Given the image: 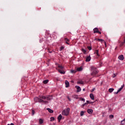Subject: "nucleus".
I'll use <instances>...</instances> for the list:
<instances>
[{"label": "nucleus", "mask_w": 125, "mask_h": 125, "mask_svg": "<svg viewBox=\"0 0 125 125\" xmlns=\"http://www.w3.org/2000/svg\"><path fill=\"white\" fill-rule=\"evenodd\" d=\"M125 122L124 120L121 121V124L122 125H125Z\"/></svg>", "instance_id": "36"}, {"label": "nucleus", "mask_w": 125, "mask_h": 125, "mask_svg": "<svg viewBox=\"0 0 125 125\" xmlns=\"http://www.w3.org/2000/svg\"><path fill=\"white\" fill-rule=\"evenodd\" d=\"M46 110H47V111H48L49 113H53V110H52L49 108H46Z\"/></svg>", "instance_id": "14"}, {"label": "nucleus", "mask_w": 125, "mask_h": 125, "mask_svg": "<svg viewBox=\"0 0 125 125\" xmlns=\"http://www.w3.org/2000/svg\"><path fill=\"white\" fill-rule=\"evenodd\" d=\"M54 120H55L54 117H51L50 118V122H52V121H54Z\"/></svg>", "instance_id": "27"}, {"label": "nucleus", "mask_w": 125, "mask_h": 125, "mask_svg": "<svg viewBox=\"0 0 125 125\" xmlns=\"http://www.w3.org/2000/svg\"><path fill=\"white\" fill-rule=\"evenodd\" d=\"M75 87H76V88H77L78 92H80L82 90V89L81 88L80 86H76Z\"/></svg>", "instance_id": "11"}, {"label": "nucleus", "mask_w": 125, "mask_h": 125, "mask_svg": "<svg viewBox=\"0 0 125 125\" xmlns=\"http://www.w3.org/2000/svg\"><path fill=\"white\" fill-rule=\"evenodd\" d=\"M58 68L59 69H58L59 73L63 74H65V71H63V70H64V67L62 65H59Z\"/></svg>", "instance_id": "2"}, {"label": "nucleus", "mask_w": 125, "mask_h": 125, "mask_svg": "<svg viewBox=\"0 0 125 125\" xmlns=\"http://www.w3.org/2000/svg\"><path fill=\"white\" fill-rule=\"evenodd\" d=\"M63 49H64V47L63 46H61L60 48V51H62V50H63Z\"/></svg>", "instance_id": "30"}, {"label": "nucleus", "mask_w": 125, "mask_h": 125, "mask_svg": "<svg viewBox=\"0 0 125 125\" xmlns=\"http://www.w3.org/2000/svg\"><path fill=\"white\" fill-rule=\"evenodd\" d=\"M64 41H65V43H66V44H70L69 43V42H70V40L69 39H68V38H65Z\"/></svg>", "instance_id": "12"}, {"label": "nucleus", "mask_w": 125, "mask_h": 125, "mask_svg": "<svg viewBox=\"0 0 125 125\" xmlns=\"http://www.w3.org/2000/svg\"><path fill=\"white\" fill-rule=\"evenodd\" d=\"M82 70H83V67H78L77 69V71H78V72H80V71H82Z\"/></svg>", "instance_id": "19"}, {"label": "nucleus", "mask_w": 125, "mask_h": 125, "mask_svg": "<svg viewBox=\"0 0 125 125\" xmlns=\"http://www.w3.org/2000/svg\"><path fill=\"white\" fill-rule=\"evenodd\" d=\"M65 87H69V86H70V83H69V82H68V81L66 80L65 81Z\"/></svg>", "instance_id": "9"}, {"label": "nucleus", "mask_w": 125, "mask_h": 125, "mask_svg": "<svg viewBox=\"0 0 125 125\" xmlns=\"http://www.w3.org/2000/svg\"><path fill=\"white\" fill-rule=\"evenodd\" d=\"M32 116H34V115H35V110H34L33 109H32Z\"/></svg>", "instance_id": "35"}, {"label": "nucleus", "mask_w": 125, "mask_h": 125, "mask_svg": "<svg viewBox=\"0 0 125 125\" xmlns=\"http://www.w3.org/2000/svg\"><path fill=\"white\" fill-rule=\"evenodd\" d=\"M125 42H122L120 45V46L121 47H122V46H124V45H125Z\"/></svg>", "instance_id": "24"}, {"label": "nucleus", "mask_w": 125, "mask_h": 125, "mask_svg": "<svg viewBox=\"0 0 125 125\" xmlns=\"http://www.w3.org/2000/svg\"><path fill=\"white\" fill-rule=\"evenodd\" d=\"M98 52H99V50H96L95 51V53L97 55V56L99 57V56H100V55H99V53Z\"/></svg>", "instance_id": "16"}, {"label": "nucleus", "mask_w": 125, "mask_h": 125, "mask_svg": "<svg viewBox=\"0 0 125 125\" xmlns=\"http://www.w3.org/2000/svg\"><path fill=\"white\" fill-rule=\"evenodd\" d=\"M108 91L110 93L113 92V91H114V88H109Z\"/></svg>", "instance_id": "23"}, {"label": "nucleus", "mask_w": 125, "mask_h": 125, "mask_svg": "<svg viewBox=\"0 0 125 125\" xmlns=\"http://www.w3.org/2000/svg\"><path fill=\"white\" fill-rule=\"evenodd\" d=\"M90 97L92 100H94V96L93 95V94H90Z\"/></svg>", "instance_id": "17"}, {"label": "nucleus", "mask_w": 125, "mask_h": 125, "mask_svg": "<svg viewBox=\"0 0 125 125\" xmlns=\"http://www.w3.org/2000/svg\"><path fill=\"white\" fill-rule=\"evenodd\" d=\"M87 48L89 50H91V46H87Z\"/></svg>", "instance_id": "38"}, {"label": "nucleus", "mask_w": 125, "mask_h": 125, "mask_svg": "<svg viewBox=\"0 0 125 125\" xmlns=\"http://www.w3.org/2000/svg\"><path fill=\"white\" fill-rule=\"evenodd\" d=\"M91 60V57L90 56H87L86 58V62H89Z\"/></svg>", "instance_id": "7"}, {"label": "nucleus", "mask_w": 125, "mask_h": 125, "mask_svg": "<svg viewBox=\"0 0 125 125\" xmlns=\"http://www.w3.org/2000/svg\"><path fill=\"white\" fill-rule=\"evenodd\" d=\"M93 31H94V34L97 33L98 34H100V35H101V32L99 31V30L98 29V28H94Z\"/></svg>", "instance_id": "5"}, {"label": "nucleus", "mask_w": 125, "mask_h": 125, "mask_svg": "<svg viewBox=\"0 0 125 125\" xmlns=\"http://www.w3.org/2000/svg\"><path fill=\"white\" fill-rule=\"evenodd\" d=\"M93 91H94V89H93Z\"/></svg>", "instance_id": "42"}, {"label": "nucleus", "mask_w": 125, "mask_h": 125, "mask_svg": "<svg viewBox=\"0 0 125 125\" xmlns=\"http://www.w3.org/2000/svg\"><path fill=\"white\" fill-rule=\"evenodd\" d=\"M84 90H85L84 89H83V91H84Z\"/></svg>", "instance_id": "41"}, {"label": "nucleus", "mask_w": 125, "mask_h": 125, "mask_svg": "<svg viewBox=\"0 0 125 125\" xmlns=\"http://www.w3.org/2000/svg\"><path fill=\"white\" fill-rule=\"evenodd\" d=\"M78 84H83V81H79L77 82Z\"/></svg>", "instance_id": "20"}, {"label": "nucleus", "mask_w": 125, "mask_h": 125, "mask_svg": "<svg viewBox=\"0 0 125 125\" xmlns=\"http://www.w3.org/2000/svg\"><path fill=\"white\" fill-rule=\"evenodd\" d=\"M120 91H121L120 90L118 89L117 92H114V94H118V93H119Z\"/></svg>", "instance_id": "29"}, {"label": "nucleus", "mask_w": 125, "mask_h": 125, "mask_svg": "<svg viewBox=\"0 0 125 125\" xmlns=\"http://www.w3.org/2000/svg\"><path fill=\"white\" fill-rule=\"evenodd\" d=\"M40 103H43L44 104H48V101H44L42 99L40 100Z\"/></svg>", "instance_id": "8"}, {"label": "nucleus", "mask_w": 125, "mask_h": 125, "mask_svg": "<svg viewBox=\"0 0 125 125\" xmlns=\"http://www.w3.org/2000/svg\"><path fill=\"white\" fill-rule=\"evenodd\" d=\"M49 53H51L52 52L50 51H48Z\"/></svg>", "instance_id": "40"}, {"label": "nucleus", "mask_w": 125, "mask_h": 125, "mask_svg": "<svg viewBox=\"0 0 125 125\" xmlns=\"http://www.w3.org/2000/svg\"><path fill=\"white\" fill-rule=\"evenodd\" d=\"M39 124L40 125H42V124H43V120L42 119H39Z\"/></svg>", "instance_id": "18"}, {"label": "nucleus", "mask_w": 125, "mask_h": 125, "mask_svg": "<svg viewBox=\"0 0 125 125\" xmlns=\"http://www.w3.org/2000/svg\"><path fill=\"white\" fill-rule=\"evenodd\" d=\"M86 102L88 104H91V103H93V102H89V101H86Z\"/></svg>", "instance_id": "31"}, {"label": "nucleus", "mask_w": 125, "mask_h": 125, "mask_svg": "<svg viewBox=\"0 0 125 125\" xmlns=\"http://www.w3.org/2000/svg\"><path fill=\"white\" fill-rule=\"evenodd\" d=\"M39 97L40 98V99H42L43 100H51V99H52V95H49V96H44L43 95H40L39 96Z\"/></svg>", "instance_id": "1"}, {"label": "nucleus", "mask_w": 125, "mask_h": 125, "mask_svg": "<svg viewBox=\"0 0 125 125\" xmlns=\"http://www.w3.org/2000/svg\"><path fill=\"white\" fill-rule=\"evenodd\" d=\"M84 112L83 111H81V116H83V114H84Z\"/></svg>", "instance_id": "37"}, {"label": "nucleus", "mask_w": 125, "mask_h": 125, "mask_svg": "<svg viewBox=\"0 0 125 125\" xmlns=\"http://www.w3.org/2000/svg\"><path fill=\"white\" fill-rule=\"evenodd\" d=\"M91 70L92 71V75H97L98 74V70L95 67H92Z\"/></svg>", "instance_id": "4"}, {"label": "nucleus", "mask_w": 125, "mask_h": 125, "mask_svg": "<svg viewBox=\"0 0 125 125\" xmlns=\"http://www.w3.org/2000/svg\"><path fill=\"white\" fill-rule=\"evenodd\" d=\"M70 112V108H67L65 110L62 111V114L63 116H68L69 115V113Z\"/></svg>", "instance_id": "3"}, {"label": "nucleus", "mask_w": 125, "mask_h": 125, "mask_svg": "<svg viewBox=\"0 0 125 125\" xmlns=\"http://www.w3.org/2000/svg\"><path fill=\"white\" fill-rule=\"evenodd\" d=\"M48 82H49L48 80H44L43 81V83H44V84H46V83H47Z\"/></svg>", "instance_id": "21"}, {"label": "nucleus", "mask_w": 125, "mask_h": 125, "mask_svg": "<svg viewBox=\"0 0 125 125\" xmlns=\"http://www.w3.org/2000/svg\"><path fill=\"white\" fill-rule=\"evenodd\" d=\"M124 86H125L124 85H122L121 88L119 89V90H120V91L122 90V89H123V88H124Z\"/></svg>", "instance_id": "28"}, {"label": "nucleus", "mask_w": 125, "mask_h": 125, "mask_svg": "<svg viewBox=\"0 0 125 125\" xmlns=\"http://www.w3.org/2000/svg\"><path fill=\"white\" fill-rule=\"evenodd\" d=\"M67 99L69 100V101H71V98H70L69 97H67Z\"/></svg>", "instance_id": "39"}, {"label": "nucleus", "mask_w": 125, "mask_h": 125, "mask_svg": "<svg viewBox=\"0 0 125 125\" xmlns=\"http://www.w3.org/2000/svg\"><path fill=\"white\" fill-rule=\"evenodd\" d=\"M118 59L119 60H123L124 59V55H121L119 56Z\"/></svg>", "instance_id": "15"}, {"label": "nucleus", "mask_w": 125, "mask_h": 125, "mask_svg": "<svg viewBox=\"0 0 125 125\" xmlns=\"http://www.w3.org/2000/svg\"><path fill=\"white\" fill-rule=\"evenodd\" d=\"M113 118H114V115H109V118L110 119H113Z\"/></svg>", "instance_id": "32"}, {"label": "nucleus", "mask_w": 125, "mask_h": 125, "mask_svg": "<svg viewBox=\"0 0 125 125\" xmlns=\"http://www.w3.org/2000/svg\"><path fill=\"white\" fill-rule=\"evenodd\" d=\"M87 112L88 114H92L93 113V110L92 109H88Z\"/></svg>", "instance_id": "10"}, {"label": "nucleus", "mask_w": 125, "mask_h": 125, "mask_svg": "<svg viewBox=\"0 0 125 125\" xmlns=\"http://www.w3.org/2000/svg\"><path fill=\"white\" fill-rule=\"evenodd\" d=\"M35 102H39V103H41V102L40 101V100H42V99L38 97H35L34 99Z\"/></svg>", "instance_id": "6"}, {"label": "nucleus", "mask_w": 125, "mask_h": 125, "mask_svg": "<svg viewBox=\"0 0 125 125\" xmlns=\"http://www.w3.org/2000/svg\"><path fill=\"white\" fill-rule=\"evenodd\" d=\"M61 119H62V115L61 114H60L59 116L58 117V121L60 122V121H61Z\"/></svg>", "instance_id": "13"}, {"label": "nucleus", "mask_w": 125, "mask_h": 125, "mask_svg": "<svg viewBox=\"0 0 125 125\" xmlns=\"http://www.w3.org/2000/svg\"><path fill=\"white\" fill-rule=\"evenodd\" d=\"M71 72L72 73H76L77 72V70H71Z\"/></svg>", "instance_id": "33"}, {"label": "nucleus", "mask_w": 125, "mask_h": 125, "mask_svg": "<svg viewBox=\"0 0 125 125\" xmlns=\"http://www.w3.org/2000/svg\"><path fill=\"white\" fill-rule=\"evenodd\" d=\"M87 102H86V103L83 104L82 105H81L82 108H83V107H84V106H85V105H87Z\"/></svg>", "instance_id": "25"}, {"label": "nucleus", "mask_w": 125, "mask_h": 125, "mask_svg": "<svg viewBox=\"0 0 125 125\" xmlns=\"http://www.w3.org/2000/svg\"><path fill=\"white\" fill-rule=\"evenodd\" d=\"M80 100H81V101H83V102H84V101H85V100L83 98H81Z\"/></svg>", "instance_id": "34"}, {"label": "nucleus", "mask_w": 125, "mask_h": 125, "mask_svg": "<svg viewBox=\"0 0 125 125\" xmlns=\"http://www.w3.org/2000/svg\"><path fill=\"white\" fill-rule=\"evenodd\" d=\"M95 41H98V42H103V40L102 39H96Z\"/></svg>", "instance_id": "22"}, {"label": "nucleus", "mask_w": 125, "mask_h": 125, "mask_svg": "<svg viewBox=\"0 0 125 125\" xmlns=\"http://www.w3.org/2000/svg\"><path fill=\"white\" fill-rule=\"evenodd\" d=\"M82 51L84 53V54H85V53H86V50H85L84 49H82Z\"/></svg>", "instance_id": "26"}]
</instances>
